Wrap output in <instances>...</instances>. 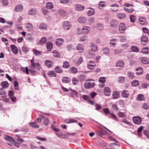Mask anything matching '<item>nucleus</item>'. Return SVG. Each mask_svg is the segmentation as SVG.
<instances>
[{
    "label": "nucleus",
    "mask_w": 149,
    "mask_h": 149,
    "mask_svg": "<svg viewBox=\"0 0 149 149\" xmlns=\"http://www.w3.org/2000/svg\"><path fill=\"white\" fill-rule=\"evenodd\" d=\"M111 6L112 7L111 8V10L113 12H116L118 10L119 5L118 4L115 3L111 5Z\"/></svg>",
    "instance_id": "obj_14"
},
{
    "label": "nucleus",
    "mask_w": 149,
    "mask_h": 149,
    "mask_svg": "<svg viewBox=\"0 0 149 149\" xmlns=\"http://www.w3.org/2000/svg\"><path fill=\"white\" fill-rule=\"evenodd\" d=\"M127 75L128 77L131 79H133L135 77L134 73L130 72H128Z\"/></svg>",
    "instance_id": "obj_51"
},
{
    "label": "nucleus",
    "mask_w": 149,
    "mask_h": 149,
    "mask_svg": "<svg viewBox=\"0 0 149 149\" xmlns=\"http://www.w3.org/2000/svg\"><path fill=\"white\" fill-rule=\"evenodd\" d=\"M110 49L107 47H105L103 49V54L106 55H108L110 53Z\"/></svg>",
    "instance_id": "obj_36"
},
{
    "label": "nucleus",
    "mask_w": 149,
    "mask_h": 149,
    "mask_svg": "<svg viewBox=\"0 0 149 149\" xmlns=\"http://www.w3.org/2000/svg\"><path fill=\"white\" fill-rule=\"evenodd\" d=\"M125 29V24L123 23H121L119 26V30L121 33H124Z\"/></svg>",
    "instance_id": "obj_7"
},
{
    "label": "nucleus",
    "mask_w": 149,
    "mask_h": 149,
    "mask_svg": "<svg viewBox=\"0 0 149 149\" xmlns=\"http://www.w3.org/2000/svg\"><path fill=\"white\" fill-rule=\"evenodd\" d=\"M134 123L136 124H140L142 121V118L139 116H134L132 118Z\"/></svg>",
    "instance_id": "obj_3"
},
{
    "label": "nucleus",
    "mask_w": 149,
    "mask_h": 149,
    "mask_svg": "<svg viewBox=\"0 0 149 149\" xmlns=\"http://www.w3.org/2000/svg\"><path fill=\"white\" fill-rule=\"evenodd\" d=\"M75 9L78 11H81L84 10V6L80 4H77L75 6Z\"/></svg>",
    "instance_id": "obj_12"
},
{
    "label": "nucleus",
    "mask_w": 149,
    "mask_h": 149,
    "mask_svg": "<svg viewBox=\"0 0 149 149\" xmlns=\"http://www.w3.org/2000/svg\"><path fill=\"white\" fill-rule=\"evenodd\" d=\"M26 39L31 42H33L34 40L33 37L30 34H28L26 35Z\"/></svg>",
    "instance_id": "obj_31"
},
{
    "label": "nucleus",
    "mask_w": 149,
    "mask_h": 149,
    "mask_svg": "<svg viewBox=\"0 0 149 149\" xmlns=\"http://www.w3.org/2000/svg\"><path fill=\"white\" fill-rule=\"evenodd\" d=\"M46 7L47 9L51 10L53 8L54 5L52 3L48 2L46 3Z\"/></svg>",
    "instance_id": "obj_23"
},
{
    "label": "nucleus",
    "mask_w": 149,
    "mask_h": 149,
    "mask_svg": "<svg viewBox=\"0 0 149 149\" xmlns=\"http://www.w3.org/2000/svg\"><path fill=\"white\" fill-rule=\"evenodd\" d=\"M22 49V51L25 53H26L29 50L28 48L26 46H23Z\"/></svg>",
    "instance_id": "obj_63"
},
{
    "label": "nucleus",
    "mask_w": 149,
    "mask_h": 149,
    "mask_svg": "<svg viewBox=\"0 0 149 149\" xmlns=\"http://www.w3.org/2000/svg\"><path fill=\"white\" fill-rule=\"evenodd\" d=\"M3 88H1L0 89V95H5L6 94V92L4 90Z\"/></svg>",
    "instance_id": "obj_60"
},
{
    "label": "nucleus",
    "mask_w": 149,
    "mask_h": 149,
    "mask_svg": "<svg viewBox=\"0 0 149 149\" xmlns=\"http://www.w3.org/2000/svg\"><path fill=\"white\" fill-rule=\"evenodd\" d=\"M47 27V25L45 24L42 23L40 24L39 28L40 29H44L46 28Z\"/></svg>",
    "instance_id": "obj_42"
},
{
    "label": "nucleus",
    "mask_w": 149,
    "mask_h": 149,
    "mask_svg": "<svg viewBox=\"0 0 149 149\" xmlns=\"http://www.w3.org/2000/svg\"><path fill=\"white\" fill-rule=\"evenodd\" d=\"M139 21L140 24L142 25H145L147 24L146 19L144 17H139Z\"/></svg>",
    "instance_id": "obj_6"
},
{
    "label": "nucleus",
    "mask_w": 149,
    "mask_h": 149,
    "mask_svg": "<svg viewBox=\"0 0 149 149\" xmlns=\"http://www.w3.org/2000/svg\"><path fill=\"white\" fill-rule=\"evenodd\" d=\"M90 30V28L88 26H85L82 29V31L83 33L84 34L88 33Z\"/></svg>",
    "instance_id": "obj_16"
},
{
    "label": "nucleus",
    "mask_w": 149,
    "mask_h": 149,
    "mask_svg": "<svg viewBox=\"0 0 149 149\" xmlns=\"http://www.w3.org/2000/svg\"><path fill=\"white\" fill-rule=\"evenodd\" d=\"M112 96L113 99H116L118 98L119 96V92L117 91L114 92Z\"/></svg>",
    "instance_id": "obj_45"
},
{
    "label": "nucleus",
    "mask_w": 149,
    "mask_h": 149,
    "mask_svg": "<svg viewBox=\"0 0 149 149\" xmlns=\"http://www.w3.org/2000/svg\"><path fill=\"white\" fill-rule=\"evenodd\" d=\"M139 81L137 80L133 81L131 83V85L133 87L136 86L139 84Z\"/></svg>",
    "instance_id": "obj_43"
},
{
    "label": "nucleus",
    "mask_w": 149,
    "mask_h": 149,
    "mask_svg": "<svg viewBox=\"0 0 149 149\" xmlns=\"http://www.w3.org/2000/svg\"><path fill=\"white\" fill-rule=\"evenodd\" d=\"M130 18L131 22H135L136 19V17L134 15H130Z\"/></svg>",
    "instance_id": "obj_64"
},
{
    "label": "nucleus",
    "mask_w": 149,
    "mask_h": 149,
    "mask_svg": "<svg viewBox=\"0 0 149 149\" xmlns=\"http://www.w3.org/2000/svg\"><path fill=\"white\" fill-rule=\"evenodd\" d=\"M91 47L92 50L94 52H96L97 51V48L96 45L94 43H91Z\"/></svg>",
    "instance_id": "obj_27"
},
{
    "label": "nucleus",
    "mask_w": 149,
    "mask_h": 149,
    "mask_svg": "<svg viewBox=\"0 0 149 149\" xmlns=\"http://www.w3.org/2000/svg\"><path fill=\"white\" fill-rule=\"evenodd\" d=\"M47 41V38L45 37H42L40 40L39 44L40 45H42L46 43Z\"/></svg>",
    "instance_id": "obj_21"
},
{
    "label": "nucleus",
    "mask_w": 149,
    "mask_h": 149,
    "mask_svg": "<svg viewBox=\"0 0 149 149\" xmlns=\"http://www.w3.org/2000/svg\"><path fill=\"white\" fill-rule=\"evenodd\" d=\"M141 41L142 42H147L148 41V37L145 35H143L141 37Z\"/></svg>",
    "instance_id": "obj_29"
},
{
    "label": "nucleus",
    "mask_w": 149,
    "mask_h": 149,
    "mask_svg": "<svg viewBox=\"0 0 149 149\" xmlns=\"http://www.w3.org/2000/svg\"><path fill=\"white\" fill-rule=\"evenodd\" d=\"M66 123L69 124L72 123H77V120L74 119H70L68 120H66Z\"/></svg>",
    "instance_id": "obj_44"
},
{
    "label": "nucleus",
    "mask_w": 149,
    "mask_h": 149,
    "mask_svg": "<svg viewBox=\"0 0 149 149\" xmlns=\"http://www.w3.org/2000/svg\"><path fill=\"white\" fill-rule=\"evenodd\" d=\"M113 51L114 54L116 55L121 54L122 52V50L121 49H113Z\"/></svg>",
    "instance_id": "obj_47"
},
{
    "label": "nucleus",
    "mask_w": 149,
    "mask_h": 149,
    "mask_svg": "<svg viewBox=\"0 0 149 149\" xmlns=\"http://www.w3.org/2000/svg\"><path fill=\"white\" fill-rule=\"evenodd\" d=\"M53 45L52 42H48L46 44V47L48 51H50L52 49Z\"/></svg>",
    "instance_id": "obj_15"
},
{
    "label": "nucleus",
    "mask_w": 149,
    "mask_h": 149,
    "mask_svg": "<svg viewBox=\"0 0 149 149\" xmlns=\"http://www.w3.org/2000/svg\"><path fill=\"white\" fill-rule=\"evenodd\" d=\"M10 47L11 50L14 54H16L18 53L17 48L14 45H10Z\"/></svg>",
    "instance_id": "obj_22"
},
{
    "label": "nucleus",
    "mask_w": 149,
    "mask_h": 149,
    "mask_svg": "<svg viewBox=\"0 0 149 149\" xmlns=\"http://www.w3.org/2000/svg\"><path fill=\"white\" fill-rule=\"evenodd\" d=\"M111 90L109 87H105L104 88V93L106 96H109L110 95Z\"/></svg>",
    "instance_id": "obj_8"
},
{
    "label": "nucleus",
    "mask_w": 149,
    "mask_h": 149,
    "mask_svg": "<svg viewBox=\"0 0 149 149\" xmlns=\"http://www.w3.org/2000/svg\"><path fill=\"white\" fill-rule=\"evenodd\" d=\"M64 41L63 39L62 38H58L56 42V44L57 46H60L62 45Z\"/></svg>",
    "instance_id": "obj_11"
},
{
    "label": "nucleus",
    "mask_w": 149,
    "mask_h": 149,
    "mask_svg": "<svg viewBox=\"0 0 149 149\" xmlns=\"http://www.w3.org/2000/svg\"><path fill=\"white\" fill-rule=\"evenodd\" d=\"M131 51L133 52H138L139 51V48L136 46H133L131 48Z\"/></svg>",
    "instance_id": "obj_32"
},
{
    "label": "nucleus",
    "mask_w": 149,
    "mask_h": 149,
    "mask_svg": "<svg viewBox=\"0 0 149 149\" xmlns=\"http://www.w3.org/2000/svg\"><path fill=\"white\" fill-rule=\"evenodd\" d=\"M25 27L28 31H32L33 29V26L32 24L28 23L26 24Z\"/></svg>",
    "instance_id": "obj_18"
},
{
    "label": "nucleus",
    "mask_w": 149,
    "mask_h": 149,
    "mask_svg": "<svg viewBox=\"0 0 149 149\" xmlns=\"http://www.w3.org/2000/svg\"><path fill=\"white\" fill-rule=\"evenodd\" d=\"M47 74L50 77H56V74L54 71H49L48 73Z\"/></svg>",
    "instance_id": "obj_38"
},
{
    "label": "nucleus",
    "mask_w": 149,
    "mask_h": 149,
    "mask_svg": "<svg viewBox=\"0 0 149 149\" xmlns=\"http://www.w3.org/2000/svg\"><path fill=\"white\" fill-rule=\"evenodd\" d=\"M81 97L84 100L88 101L90 99V97L86 95H82Z\"/></svg>",
    "instance_id": "obj_58"
},
{
    "label": "nucleus",
    "mask_w": 149,
    "mask_h": 149,
    "mask_svg": "<svg viewBox=\"0 0 149 149\" xmlns=\"http://www.w3.org/2000/svg\"><path fill=\"white\" fill-rule=\"evenodd\" d=\"M72 27L71 23L68 21L64 22L63 24V27L64 30H68L70 29Z\"/></svg>",
    "instance_id": "obj_2"
},
{
    "label": "nucleus",
    "mask_w": 149,
    "mask_h": 149,
    "mask_svg": "<svg viewBox=\"0 0 149 149\" xmlns=\"http://www.w3.org/2000/svg\"><path fill=\"white\" fill-rule=\"evenodd\" d=\"M137 98H138L137 99L138 100L140 101H142L144 100V97L143 95L141 94H140L138 95Z\"/></svg>",
    "instance_id": "obj_57"
},
{
    "label": "nucleus",
    "mask_w": 149,
    "mask_h": 149,
    "mask_svg": "<svg viewBox=\"0 0 149 149\" xmlns=\"http://www.w3.org/2000/svg\"><path fill=\"white\" fill-rule=\"evenodd\" d=\"M45 64L48 68H52L53 65V62L49 60H47L45 61Z\"/></svg>",
    "instance_id": "obj_13"
},
{
    "label": "nucleus",
    "mask_w": 149,
    "mask_h": 149,
    "mask_svg": "<svg viewBox=\"0 0 149 149\" xmlns=\"http://www.w3.org/2000/svg\"><path fill=\"white\" fill-rule=\"evenodd\" d=\"M30 125L31 127L35 128H39L40 127L39 126L36 124V123H30Z\"/></svg>",
    "instance_id": "obj_50"
},
{
    "label": "nucleus",
    "mask_w": 149,
    "mask_h": 149,
    "mask_svg": "<svg viewBox=\"0 0 149 149\" xmlns=\"http://www.w3.org/2000/svg\"><path fill=\"white\" fill-rule=\"evenodd\" d=\"M70 81V78L67 77H63L62 81L63 82H64L65 83H68Z\"/></svg>",
    "instance_id": "obj_49"
},
{
    "label": "nucleus",
    "mask_w": 149,
    "mask_h": 149,
    "mask_svg": "<svg viewBox=\"0 0 149 149\" xmlns=\"http://www.w3.org/2000/svg\"><path fill=\"white\" fill-rule=\"evenodd\" d=\"M125 62L122 60L118 61L116 63V66L121 68L123 67L125 65Z\"/></svg>",
    "instance_id": "obj_10"
},
{
    "label": "nucleus",
    "mask_w": 149,
    "mask_h": 149,
    "mask_svg": "<svg viewBox=\"0 0 149 149\" xmlns=\"http://www.w3.org/2000/svg\"><path fill=\"white\" fill-rule=\"evenodd\" d=\"M141 62L144 64H148L149 63V59L147 57H143L141 58Z\"/></svg>",
    "instance_id": "obj_9"
},
{
    "label": "nucleus",
    "mask_w": 149,
    "mask_h": 149,
    "mask_svg": "<svg viewBox=\"0 0 149 149\" xmlns=\"http://www.w3.org/2000/svg\"><path fill=\"white\" fill-rule=\"evenodd\" d=\"M117 16L120 19H123L126 17L125 14L123 13H119L117 15Z\"/></svg>",
    "instance_id": "obj_33"
},
{
    "label": "nucleus",
    "mask_w": 149,
    "mask_h": 149,
    "mask_svg": "<svg viewBox=\"0 0 149 149\" xmlns=\"http://www.w3.org/2000/svg\"><path fill=\"white\" fill-rule=\"evenodd\" d=\"M104 1H101L99 3L98 7L99 8L104 7Z\"/></svg>",
    "instance_id": "obj_62"
},
{
    "label": "nucleus",
    "mask_w": 149,
    "mask_h": 149,
    "mask_svg": "<svg viewBox=\"0 0 149 149\" xmlns=\"http://www.w3.org/2000/svg\"><path fill=\"white\" fill-rule=\"evenodd\" d=\"M103 110L106 115L110 114L111 113L109 109L107 108H103Z\"/></svg>",
    "instance_id": "obj_59"
},
{
    "label": "nucleus",
    "mask_w": 149,
    "mask_h": 149,
    "mask_svg": "<svg viewBox=\"0 0 149 149\" xmlns=\"http://www.w3.org/2000/svg\"><path fill=\"white\" fill-rule=\"evenodd\" d=\"M88 9L90 10L87 12V14L88 16H90L93 15L95 12L94 9L91 8H88Z\"/></svg>",
    "instance_id": "obj_25"
},
{
    "label": "nucleus",
    "mask_w": 149,
    "mask_h": 149,
    "mask_svg": "<svg viewBox=\"0 0 149 149\" xmlns=\"http://www.w3.org/2000/svg\"><path fill=\"white\" fill-rule=\"evenodd\" d=\"M79 79L80 81H84L86 78V76L84 74L80 75L79 77Z\"/></svg>",
    "instance_id": "obj_53"
},
{
    "label": "nucleus",
    "mask_w": 149,
    "mask_h": 149,
    "mask_svg": "<svg viewBox=\"0 0 149 149\" xmlns=\"http://www.w3.org/2000/svg\"><path fill=\"white\" fill-rule=\"evenodd\" d=\"M77 49L78 50H80V52H81L84 50V47L83 45L80 44H78L77 47Z\"/></svg>",
    "instance_id": "obj_40"
},
{
    "label": "nucleus",
    "mask_w": 149,
    "mask_h": 149,
    "mask_svg": "<svg viewBox=\"0 0 149 149\" xmlns=\"http://www.w3.org/2000/svg\"><path fill=\"white\" fill-rule=\"evenodd\" d=\"M87 21L86 17L81 16L79 17L78 19V22L80 23H85Z\"/></svg>",
    "instance_id": "obj_20"
},
{
    "label": "nucleus",
    "mask_w": 149,
    "mask_h": 149,
    "mask_svg": "<svg viewBox=\"0 0 149 149\" xmlns=\"http://www.w3.org/2000/svg\"><path fill=\"white\" fill-rule=\"evenodd\" d=\"M95 85L94 82H86L84 84V87L86 88L89 89L93 87Z\"/></svg>",
    "instance_id": "obj_5"
},
{
    "label": "nucleus",
    "mask_w": 149,
    "mask_h": 149,
    "mask_svg": "<svg viewBox=\"0 0 149 149\" xmlns=\"http://www.w3.org/2000/svg\"><path fill=\"white\" fill-rule=\"evenodd\" d=\"M117 40L116 38H112L110 41V44L111 46H115L116 45V42Z\"/></svg>",
    "instance_id": "obj_24"
},
{
    "label": "nucleus",
    "mask_w": 149,
    "mask_h": 149,
    "mask_svg": "<svg viewBox=\"0 0 149 149\" xmlns=\"http://www.w3.org/2000/svg\"><path fill=\"white\" fill-rule=\"evenodd\" d=\"M95 64L94 62L93 61H90L88 65V67L89 69H93V67L95 66Z\"/></svg>",
    "instance_id": "obj_17"
},
{
    "label": "nucleus",
    "mask_w": 149,
    "mask_h": 149,
    "mask_svg": "<svg viewBox=\"0 0 149 149\" xmlns=\"http://www.w3.org/2000/svg\"><path fill=\"white\" fill-rule=\"evenodd\" d=\"M52 53L53 56L55 57L59 58L60 57V54L58 51L56 50H54L52 51Z\"/></svg>",
    "instance_id": "obj_34"
},
{
    "label": "nucleus",
    "mask_w": 149,
    "mask_h": 149,
    "mask_svg": "<svg viewBox=\"0 0 149 149\" xmlns=\"http://www.w3.org/2000/svg\"><path fill=\"white\" fill-rule=\"evenodd\" d=\"M1 86H2V88H3L4 89L5 88H6L8 87L9 84L7 81H4L1 82Z\"/></svg>",
    "instance_id": "obj_30"
},
{
    "label": "nucleus",
    "mask_w": 149,
    "mask_h": 149,
    "mask_svg": "<svg viewBox=\"0 0 149 149\" xmlns=\"http://www.w3.org/2000/svg\"><path fill=\"white\" fill-rule=\"evenodd\" d=\"M110 25L111 26H116L118 25V23L115 20L112 19L110 21Z\"/></svg>",
    "instance_id": "obj_28"
},
{
    "label": "nucleus",
    "mask_w": 149,
    "mask_h": 149,
    "mask_svg": "<svg viewBox=\"0 0 149 149\" xmlns=\"http://www.w3.org/2000/svg\"><path fill=\"white\" fill-rule=\"evenodd\" d=\"M23 7L22 5H18L17 6L15 9V10L16 12L20 11L23 9Z\"/></svg>",
    "instance_id": "obj_37"
},
{
    "label": "nucleus",
    "mask_w": 149,
    "mask_h": 149,
    "mask_svg": "<svg viewBox=\"0 0 149 149\" xmlns=\"http://www.w3.org/2000/svg\"><path fill=\"white\" fill-rule=\"evenodd\" d=\"M70 70L72 73L75 74L77 72V68L74 67H71L70 68Z\"/></svg>",
    "instance_id": "obj_48"
},
{
    "label": "nucleus",
    "mask_w": 149,
    "mask_h": 149,
    "mask_svg": "<svg viewBox=\"0 0 149 149\" xmlns=\"http://www.w3.org/2000/svg\"><path fill=\"white\" fill-rule=\"evenodd\" d=\"M33 54L36 56H39L41 54V52L38 51L35 49H33Z\"/></svg>",
    "instance_id": "obj_39"
},
{
    "label": "nucleus",
    "mask_w": 149,
    "mask_h": 149,
    "mask_svg": "<svg viewBox=\"0 0 149 149\" xmlns=\"http://www.w3.org/2000/svg\"><path fill=\"white\" fill-rule=\"evenodd\" d=\"M37 12L35 8H33L29 11L28 14L29 15H35Z\"/></svg>",
    "instance_id": "obj_26"
},
{
    "label": "nucleus",
    "mask_w": 149,
    "mask_h": 149,
    "mask_svg": "<svg viewBox=\"0 0 149 149\" xmlns=\"http://www.w3.org/2000/svg\"><path fill=\"white\" fill-rule=\"evenodd\" d=\"M63 67L64 68H67L70 66L69 62L67 61H64L63 62Z\"/></svg>",
    "instance_id": "obj_46"
},
{
    "label": "nucleus",
    "mask_w": 149,
    "mask_h": 149,
    "mask_svg": "<svg viewBox=\"0 0 149 149\" xmlns=\"http://www.w3.org/2000/svg\"><path fill=\"white\" fill-rule=\"evenodd\" d=\"M49 123V120L48 118H44V124L46 126H48Z\"/></svg>",
    "instance_id": "obj_54"
},
{
    "label": "nucleus",
    "mask_w": 149,
    "mask_h": 149,
    "mask_svg": "<svg viewBox=\"0 0 149 149\" xmlns=\"http://www.w3.org/2000/svg\"><path fill=\"white\" fill-rule=\"evenodd\" d=\"M55 71L57 73H60L62 72V69L59 66H57L55 68Z\"/></svg>",
    "instance_id": "obj_41"
},
{
    "label": "nucleus",
    "mask_w": 149,
    "mask_h": 149,
    "mask_svg": "<svg viewBox=\"0 0 149 149\" xmlns=\"http://www.w3.org/2000/svg\"><path fill=\"white\" fill-rule=\"evenodd\" d=\"M31 65L30 66V68H32L38 70H40L41 68V66L40 63H35L33 59L31 60Z\"/></svg>",
    "instance_id": "obj_1"
},
{
    "label": "nucleus",
    "mask_w": 149,
    "mask_h": 149,
    "mask_svg": "<svg viewBox=\"0 0 149 149\" xmlns=\"http://www.w3.org/2000/svg\"><path fill=\"white\" fill-rule=\"evenodd\" d=\"M122 96L125 98L128 97L129 95V92L126 90H123L121 93Z\"/></svg>",
    "instance_id": "obj_19"
},
{
    "label": "nucleus",
    "mask_w": 149,
    "mask_h": 149,
    "mask_svg": "<svg viewBox=\"0 0 149 149\" xmlns=\"http://www.w3.org/2000/svg\"><path fill=\"white\" fill-rule=\"evenodd\" d=\"M83 59L82 57H80L79 58L77 62H76V65H79L81 63L83 62Z\"/></svg>",
    "instance_id": "obj_56"
},
{
    "label": "nucleus",
    "mask_w": 149,
    "mask_h": 149,
    "mask_svg": "<svg viewBox=\"0 0 149 149\" xmlns=\"http://www.w3.org/2000/svg\"><path fill=\"white\" fill-rule=\"evenodd\" d=\"M96 26L97 28L100 30L104 28V26L102 24L100 23H97Z\"/></svg>",
    "instance_id": "obj_61"
},
{
    "label": "nucleus",
    "mask_w": 149,
    "mask_h": 149,
    "mask_svg": "<svg viewBox=\"0 0 149 149\" xmlns=\"http://www.w3.org/2000/svg\"><path fill=\"white\" fill-rule=\"evenodd\" d=\"M106 78L105 77H101L98 79L100 83H104L106 81Z\"/></svg>",
    "instance_id": "obj_52"
},
{
    "label": "nucleus",
    "mask_w": 149,
    "mask_h": 149,
    "mask_svg": "<svg viewBox=\"0 0 149 149\" xmlns=\"http://www.w3.org/2000/svg\"><path fill=\"white\" fill-rule=\"evenodd\" d=\"M4 139L7 141L8 144L11 146V144L15 142L14 139L11 137L9 136L8 135H6L4 137Z\"/></svg>",
    "instance_id": "obj_4"
},
{
    "label": "nucleus",
    "mask_w": 149,
    "mask_h": 149,
    "mask_svg": "<svg viewBox=\"0 0 149 149\" xmlns=\"http://www.w3.org/2000/svg\"><path fill=\"white\" fill-rule=\"evenodd\" d=\"M149 48L148 47H146L142 49L141 52L144 54H148V53Z\"/></svg>",
    "instance_id": "obj_35"
},
{
    "label": "nucleus",
    "mask_w": 149,
    "mask_h": 149,
    "mask_svg": "<svg viewBox=\"0 0 149 149\" xmlns=\"http://www.w3.org/2000/svg\"><path fill=\"white\" fill-rule=\"evenodd\" d=\"M124 8L125 11L129 13H132L134 11V9L133 8L126 7H124Z\"/></svg>",
    "instance_id": "obj_55"
}]
</instances>
